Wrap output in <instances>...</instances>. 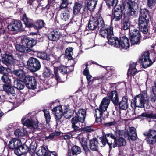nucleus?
Masks as SVG:
<instances>
[{"instance_id":"obj_1","label":"nucleus","mask_w":156,"mask_h":156,"mask_svg":"<svg viewBox=\"0 0 156 156\" xmlns=\"http://www.w3.org/2000/svg\"><path fill=\"white\" fill-rule=\"evenodd\" d=\"M148 10L145 9H140V16L139 20V25L140 30L144 34L148 31L147 22L149 21V15Z\"/></svg>"},{"instance_id":"obj_2","label":"nucleus","mask_w":156,"mask_h":156,"mask_svg":"<svg viewBox=\"0 0 156 156\" xmlns=\"http://www.w3.org/2000/svg\"><path fill=\"white\" fill-rule=\"evenodd\" d=\"M137 4L135 2H133L131 0H125L123 4V8L124 13L126 14L129 16H136L138 14L136 11Z\"/></svg>"},{"instance_id":"obj_3","label":"nucleus","mask_w":156,"mask_h":156,"mask_svg":"<svg viewBox=\"0 0 156 156\" xmlns=\"http://www.w3.org/2000/svg\"><path fill=\"white\" fill-rule=\"evenodd\" d=\"M117 137L116 136L115 133V135L112 133H108L105 135L103 138L101 139V141L104 146H105L106 143L111 147L112 145L113 148L117 146Z\"/></svg>"},{"instance_id":"obj_4","label":"nucleus","mask_w":156,"mask_h":156,"mask_svg":"<svg viewBox=\"0 0 156 156\" xmlns=\"http://www.w3.org/2000/svg\"><path fill=\"white\" fill-rule=\"evenodd\" d=\"M103 25H104V23L101 17H99L98 18L93 17L90 20L88 27L90 30H94L98 27L100 28Z\"/></svg>"},{"instance_id":"obj_5","label":"nucleus","mask_w":156,"mask_h":156,"mask_svg":"<svg viewBox=\"0 0 156 156\" xmlns=\"http://www.w3.org/2000/svg\"><path fill=\"white\" fill-rule=\"evenodd\" d=\"M41 66L40 62L35 58H30L27 61V68L31 72H36L39 70Z\"/></svg>"},{"instance_id":"obj_6","label":"nucleus","mask_w":156,"mask_h":156,"mask_svg":"<svg viewBox=\"0 0 156 156\" xmlns=\"http://www.w3.org/2000/svg\"><path fill=\"white\" fill-rule=\"evenodd\" d=\"M149 53L147 51L145 52L140 57L138 63L139 66V63L140 62L142 66L144 68H147L152 64V61L149 59Z\"/></svg>"},{"instance_id":"obj_7","label":"nucleus","mask_w":156,"mask_h":156,"mask_svg":"<svg viewBox=\"0 0 156 156\" xmlns=\"http://www.w3.org/2000/svg\"><path fill=\"white\" fill-rule=\"evenodd\" d=\"M28 115H27L23 118L21 122L23 125L31 129L32 132H33L35 129H40L39 128L37 122H33L31 119L28 118Z\"/></svg>"},{"instance_id":"obj_8","label":"nucleus","mask_w":156,"mask_h":156,"mask_svg":"<svg viewBox=\"0 0 156 156\" xmlns=\"http://www.w3.org/2000/svg\"><path fill=\"white\" fill-rule=\"evenodd\" d=\"M148 98L146 94H139L134 98V104L138 107L143 108L145 103L148 102Z\"/></svg>"},{"instance_id":"obj_9","label":"nucleus","mask_w":156,"mask_h":156,"mask_svg":"<svg viewBox=\"0 0 156 156\" xmlns=\"http://www.w3.org/2000/svg\"><path fill=\"white\" fill-rule=\"evenodd\" d=\"M52 111L55 115L56 121L57 124L62 123L63 120V112L61 106H57L52 109Z\"/></svg>"},{"instance_id":"obj_10","label":"nucleus","mask_w":156,"mask_h":156,"mask_svg":"<svg viewBox=\"0 0 156 156\" xmlns=\"http://www.w3.org/2000/svg\"><path fill=\"white\" fill-rule=\"evenodd\" d=\"M146 136L145 140L149 144H153L156 142V131L150 130L148 132L144 133Z\"/></svg>"},{"instance_id":"obj_11","label":"nucleus","mask_w":156,"mask_h":156,"mask_svg":"<svg viewBox=\"0 0 156 156\" xmlns=\"http://www.w3.org/2000/svg\"><path fill=\"white\" fill-rule=\"evenodd\" d=\"M107 25L106 26L104 24V26L103 25L101 27L100 33L102 37L108 38L113 34V28L110 26L107 27Z\"/></svg>"},{"instance_id":"obj_12","label":"nucleus","mask_w":156,"mask_h":156,"mask_svg":"<svg viewBox=\"0 0 156 156\" xmlns=\"http://www.w3.org/2000/svg\"><path fill=\"white\" fill-rule=\"evenodd\" d=\"M21 43L25 45L27 51L30 52L31 51V48L36 44V41L34 39H30L27 37H24L21 38Z\"/></svg>"},{"instance_id":"obj_13","label":"nucleus","mask_w":156,"mask_h":156,"mask_svg":"<svg viewBox=\"0 0 156 156\" xmlns=\"http://www.w3.org/2000/svg\"><path fill=\"white\" fill-rule=\"evenodd\" d=\"M21 22L17 21H12L8 26V28L10 31H15L16 33L22 29Z\"/></svg>"},{"instance_id":"obj_14","label":"nucleus","mask_w":156,"mask_h":156,"mask_svg":"<svg viewBox=\"0 0 156 156\" xmlns=\"http://www.w3.org/2000/svg\"><path fill=\"white\" fill-rule=\"evenodd\" d=\"M21 145V142L20 140L14 138L9 141L8 146L10 149H15V153L16 154H17V153L18 154H19L18 148Z\"/></svg>"},{"instance_id":"obj_15","label":"nucleus","mask_w":156,"mask_h":156,"mask_svg":"<svg viewBox=\"0 0 156 156\" xmlns=\"http://www.w3.org/2000/svg\"><path fill=\"white\" fill-rule=\"evenodd\" d=\"M2 60L3 64L8 66H10L13 65L15 61V59L12 55L7 54L3 55Z\"/></svg>"},{"instance_id":"obj_16","label":"nucleus","mask_w":156,"mask_h":156,"mask_svg":"<svg viewBox=\"0 0 156 156\" xmlns=\"http://www.w3.org/2000/svg\"><path fill=\"white\" fill-rule=\"evenodd\" d=\"M58 71L62 74H66L68 72L67 68L66 66L62 65L60 66L59 67L55 68L53 75L54 76L56 79L58 81L60 80V78L58 73Z\"/></svg>"},{"instance_id":"obj_17","label":"nucleus","mask_w":156,"mask_h":156,"mask_svg":"<svg viewBox=\"0 0 156 156\" xmlns=\"http://www.w3.org/2000/svg\"><path fill=\"white\" fill-rule=\"evenodd\" d=\"M24 81L26 83L28 87L31 89H34L36 87V80L33 76L27 75L25 76Z\"/></svg>"},{"instance_id":"obj_18","label":"nucleus","mask_w":156,"mask_h":156,"mask_svg":"<svg viewBox=\"0 0 156 156\" xmlns=\"http://www.w3.org/2000/svg\"><path fill=\"white\" fill-rule=\"evenodd\" d=\"M130 45L129 39L126 36L120 37L118 48L126 49L128 48Z\"/></svg>"},{"instance_id":"obj_19","label":"nucleus","mask_w":156,"mask_h":156,"mask_svg":"<svg viewBox=\"0 0 156 156\" xmlns=\"http://www.w3.org/2000/svg\"><path fill=\"white\" fill-rule=\"evenodd\" d=\"M110 101H111L115 105H118L119 98L117 91L116 90L111 91L108 94Z\"/></svg>"},{"instance_id":"obj_20","label":"nucleus","mask_w":156,"mask_h":156,"mask_svg":"<svg viewBox=\"0 0 156 156\" xmlns=\"http://www.w3.org/2000/svg\"><path fill=\"white\" fill-rule=\"evenodd\" d=\"M86 116V111L83 109H80L76 113V116L74 117H76L77 119V121L81 123H83L85 121Z\"/></svg>"},{"instance_id":"obj_21","label":"nucleus","mask_w":156,"mask_h":156,"mask_svg":"<svg viewBox=\"0 0 156 156\" xmlns=\"http://www.w3.org/2000/svg\"><path fill=\"white\" fill-rule=\"evenodd\" d=\"M61 34L59 30L55 29L51 32L48 34V39L53 41H56L59 39Z\"/></svg>"},{"instance_id":"obj_22","label":"nucleus","mask_w":156,"mask_h":156,"mask_svg":"<svg viewBox=\"0 0 156 156\" xmlns=\"http://www.w3.org/2000/svg\"><path fill=\"white\" fill-rule=\"evenodd\" d=\"M115 135L117 137V145L120 146H125L126 144V142L125 140L122 137V133L120 131H116Z\"/></svg>"},{"instance_id":"obj_23","label":"nucleus","mask_w":156,"mask_h":156,"mask_svg":"<svg viewBox=\"0 0 156 156\" xmlns=\"http://www.w3.org/2000/svg\"><path fill=\"white\" fill-rule=\"evenodd\" d=\"M113 35L110 36L107 38L108 44L112 46L118 48L120 39H118L116 37L113 36Z\"/></svg>"},{"instance_id":"obj_24","label":"nucleus","mask_w":156,"mask_h":156,"mask_svg":"<svg viewBox=\"0 0 156 156\" xmlns=\"http://www.w3.org/2000/svg\"><path fill=\"white\" fill-rule=\"evenodd\" d=\"M27 131L26 129L22 128L16 130L14 132L15 136L20 139H24L26 137Z\"/></svg>"},{"instance_id":"obj_25","label":"nucleus","mask_w":156,"mask_h":156,"mask_svg":"<svg viewBox=\"0 0 156 156\" xmlns=\"http://www.w3.org/2000/svg\"><path fill=\"white\" fill-rule=\"evenodd\" d=\"M139 64L138 63H133L130 66L129 68L128 69L127 74L128 76L133 75L135 74L137 72V69L136 68V67L138 68L139 67Z\"/></svg>"},{"instance_id":"obj_26","label":"nucleus","mask_w":156,"mask_h":156,"mask_svg":"<svg viewBox=\"0 0 156 156\" xmlns=\"http://www.w3.org/2000/svg\"><path fill=\"white\" fill-rule=\"evenodd\" d=\"M134 127H131L129 128L127 130V133L129 136L128 138L132 140H136L137 138L136 133Z\"/></svg>"},{"instance_id":"obj_27","label":"nucleus","mask_w":156,"mask_h":156,"mask_svg":"<svg viewBox=\"0 0 156 156\" xmlns=\"http://www.w3.org/2000/svg\"><path fill=\"white\" fill-rule=\"evenodd\" d=\"M89 147L92 151H97L98 149L99 143L96 138L91 139L90 141Z\"/></svg>"},{"instance_id":"obj_28","label":"nucleus","mask_w":156,"mask_h":156,"mask_svg":"<svg viewBox=\"0 0 156 156\" xmlns=\"http://www.w3.org/2000/svg\"><path fill=\"white\" fill-rule=\"evenodd\" d=\"M112 15L113 16V20L117 21L120 20L122 17V10L116 9L112 12Z\"/></svg>"},{"instance_id":"obj_29","label":"nucleus","mask_w":156,"mask_h":156,"mask_svg":"<svg viewBox=\"0 0 156 156\" xmlns=\"http://www.w3.org/2000/svg\"><path fill=\"white\" fill-rule=\"evenodd\" d=\"M83 2L82 1L75 2L74 4L73 13L74 15H77L80 12Z\"/></svg>"},{"instance_id":"obj_30","label":"nucleus","mask_w":156,"mask_h":156,"mask_svg":"<svg viewBox=\"0 0 156 156\" xmlns=\"http://www.w3.org/2000/svg\"><path fill=\"white\" fill-rule=\"evenodd\" d=\"M81 152V149L79 147L77 146H74L72 147L71 150L69 151L68 154V156L77 155L80 154Z\"/></svg>"},{"instance_id":"obj_31","label":"nucleus","mask_w":156,"mask_h":156,"mask_svg":"<svg viewBox=\"0 0 156 156\" xmlns=\"http://www.w3.org/2000/svg\"><path fill=\"white\" fill-rule=\"evenodd\" d=\"M128 98L126 96H124L122 97V99L120 102H118V105H119V108L122 110H125L128 107Z\"/></svg>"},{"instance_id":"obj_32","label":"nucleus","mask_w":156,"mask_h":156,"mask_svg":"<svg viewBox=\"0 0 156 156\" xmlns=\"http://www.w3.org/2000/svg\"><path fill=\"white\" fill-rule=\"evenodd\" d=\"M98 1V0H86L85 2L88 10L93 11L95 8Z\"/></svg>"},{"instance_id":"obj_33","label":"nucleus","mask_w":156,"mask_h":156,"mask_svg":"<svg viewBox=\"0 0 156 156\" xmlns=\"http://www.w3.org/2000/svg\"><path fill=\"white\" fill-rule=\"evenodd\" d=\"M77 119L76 117H73L71 120L72 123V127L75 131H80L81 129L79 128V126H80V122L77 121Z\"/></svg>"},{"instance_id":"obj_34","label":"nucleus","mask_w":156,"mask_h":156,"mask_svg":"<svg viewBox=\"0 0 156 156\" xmlns=\"http://www.w3.org/2000/svg\"><path fill=\"white\" fill-rule=\"evenodd\" d=\"M103 109L99 107V108L96 110L95 112V116H96V122H100L101 120V116L102 113L105 111H103Z\"/></svg>"},{"instance_id":"obj_35","label":"nucleus","mask_w":156,"mask_h":156,"mask_svg":"<svg viewBox=\"0 0 156 156\" xmlns=\"http://www.w3.org/2000/svg\"><path fill=\"white\" fill-rule=\"evenodd\" d=\"M73 114V111L69 109V107L66 106L64 107L63 116L66 119L70 118Z\"/></svg>"},{"instance_id":"obj_36","label":"nucleus","mask_w":156,"mask_h":156,"mask_svg":"<svg viewBox=\"0 0 156 156\" xmlns=\"http://www.w3.org/2000/svg\"><path fill=\"white\" fill-rule=\"evenodd\" d=\"M29 141H27L24 144L22 145V144L19 147L18 150H20L22 153H25L27 152L29 150V147L30 144H28Z\"/></svg>"},{"instance_id":"obj_37","label":"nucleus","mask_w":156,"mask_h":156,"mask_svg":"<svg viewBox=\"0 0 156 156\" xmlns=\"http://www.w3.org/2000/svg\"><path fill=\"white\" fill-rule=\"evenodd\" d=\"M110 102V100L107 97H105L102 100L99 107L103 109V111H106Z\"/></svg>"},{"instance_id":"obj_38","label":"nucleus","mask_w":156,"mask_h":156,"mask_svg":"<svg viewBox=\"0 0 156 156\" xmlns=\"http://www.w3.org/2000/svg\"><path fill=\"white\" fill-rule=\"evenodd\" d=\"M3 88L4 90L9 94H12L13 96H14L15 94L14 88L12 86L9 85H4L3 86Z\"/></svg>"},{"instance_id":"obj_39","label":"nucleus","mask_w":156,"mask_h":156,"mask_svg":"<svg viewBox=\"0 0 156 156\" xmlns=\"http://www.w3.org/2000/svg\"><path fill=\"white\" fill-rule=\"evenodd\" d=\"M14 74L16 76L18 77L20 79L24 78V81L25 78L26 76V73L22 69H18L14 70L13 71Z\"/></svg>"},{"instance_id":"obj_40","label":"nucleus","mask_w":156,"mask_h":156,"mask_svg":"<svg viewBox=\"0 0 156 156\" xmlns=\"http://www.w3.org/2000/svg\"><path fill=\"white\" fill-rule=\"evenodd\" d=\"M37 154L39 156H49V154L46 149L43 146L41 147V148L37 151Z\"/></svg>"},{"instance_id":"obj_41","label":"nucleus","mask_w":156,"mask_h":156,"mask_svg":"<svg viewBox=\"0 0 156 156\" xmlns=\"http://www.w3.org/2000/svg\"><path fill=\"white\" fill-rule=\"evenodd\" d=\"M61 17L62 19L66 21H68L70 17V12L69 11L66 9L61 15Z\"/></svg>"},{"instance_id":"obj_42","label":"nucleus","mask_w":156,"mask_h":156,"mask_svg":"<svg viewBox=\"0 0 156 156\" xmlns=\"http://www.w3.org/2000/svg\"><path fill=\"white\" fill-rule=\"evenodd\" d=\"M130 25L129 18L125 17L122 20V27L124 30H127L129 28Z\"/></svg>"},{"instance_id":"obj_43","label":"nucleus","mask_w":156,"mask_h":156,"mask_svg":"<svg viewBox=\"0 0 156 156\" xmlns=\"http://www.w3.org/2000/svg\"><path fill=\"white\" fill-rule=\"evenodd\" d=\"M14 83V87L19 90L23 89L24 87V85L22 82L19 80L17 79L15 80Z\"/></svg>"},{"instance_id":"obj_44","label":"nucleus","mask_w":156,"mask_h":156,"mask_svg":"<svg viewBox=\"0 0 156 156\" xmlns=\"http://www.w3.org/2000/svg\"><path fill=\"white\" fill-rule=\"evenodd\" d=\"M73 48L70 47L67 48L65 51V55L69 60L72 59V55L73 54Z\"/></svg>"},{"instance_id":"obj_45","label":"nucleus","mask_w":156,"mask_h":156,"mask_svg":"<svg viewBox=\"0 0 156 156\" xmlns=\"http://www.w3.org/2000/svg\"><path fill=\"white\" fill-rule=\"evenodd\" d=\"M15 48L17 51L20 52H28L27 49L25 45L22 44L21 45L19 44H17L15 46Z\"/></svg>"},{"instance_id":"obj_46","label":"nucleus","mask_w":156,"mask_h":156,"mask_svg":"<svg viewBox=\"0 0 156 156\" xmlns=\"http://www.w3.org/2000/svg\"><path fill=\"white\" fill-rule=\"evenodd\" d=\"M44 23L43 20H37L33 26L34 28L37 30H39L44 26Z\"/></svg>"},{"instance_id":"obj_47","label":"nucleus","mask_w":156,"mask_h":156,"mask_svg":"<svg viewBox=\"0 0 156 156\" xmlns=\"http://www.w3.org/2000/svg\"><path fill=\"white\" fill-rule=\"evenodd\" d=\"M23 19L27 27H30L32 26L33 24L31 20L27 17L26 14L23 15Z\"/></svg>"},{"instance_id":"obj_48","label":"nucleus","mask_w":156,"mask_h":156,"mask_svg":"<svg viewBox=\"0 0 156 156\" xmlns=\"http://www.w3.org/2000/svg\"><path fill=\"white\" fill-rule=\"evenodd\" d=\"M130 37H140L139 30L135 28L130 30Z\"/></svg>"},{"instance_id":"obj_49","label":"nucleus","mask_w":156,"mask_h":156,"mask_svg":"<svg viewBox=\"0 0 156 156\" xmlns=\"http://www.w3.org/2000/svg\"><path fill=\"white\" fill-rule=\"evenodd\" d=\"M131 45L138 44L140 42V37H130Z\"/></svg>"},{"instance_id":"obj_50","label":"nucleus","mask_w":156,"mask_h":156,"mask_svg":"<svg viewBox=\"0 0 156 156\" xmlns=\"http://www.w3.org/2000/svg\"><path fill=\"white\" fill-rule=\"evenodd\" d=\"M141 116L147 118L156 119V114H154L153 113H143L141 114Z\"/></svg>"},{"instance_id":"obj_51","label":"nucleus","mask_w":156,"mask_h":156,"mask_svg":"<svg viewBox=\"0 0 156 156\" xmlns=\"http://www.w3.org/2000/svg\"><path fill=\"white\" fill-rule=\"evenodd\" d=\"M43 111L44 113L46 123L48 124L50 122L51 119L49 112L48 110L46 109L43 110Z\"/></svg>"},{"instance_id":"obj_52","label":"nucleus","mask_w":156,"mask_h":156,"mask_svg":"<svg viewBox=\"0 0 156 156\" xmlns=\"http://www.w3.org/2000/svg\"><path fill=\"white\" fill-rule=\"evenodd\" d=\"M11 70L9 68L4 67L2 66H0V73L2 74H8L10 72Z\"/></svg>"},{"instance_id":"obj_53","label":"nucleus","mask_w":156,"mask_h":156,"mask_svg":"<svg viewBox=\"0 0 156 156\" xmlns=\"http://www.w3.org/2000/svg\"><path fill=\"white\" fill-rule=\"evenodd\" d=\"M81 144L86 154L87 155L90 153V151L87 147L86 142L85 141H82Z\"/></svg>"},{"instance_id":"obj_54","label":"nucleus","mask_w":156,"mask_h":156,"mask_svg":"<svg viewBox=\"0 0 156 156\" xmlns=\"http://www.w3.org/2000/svg\"><path fill=\"white\" fill-rule=\"evenodd\" d=\"M8 74H5L3 75L1 77V80L5 83L9 84L11 83V80L9 78Z\"/></svg>"},{"instance_id":"obj_55","label":"nucleus","mask_w":156,"mask_h":156,"mask_svg":"<svg viewBox=\"0 0 156 156\" xmlns=\"http://www.w3.org/2000/svg\"><path fill=\"white\" fill-rule=\"evenodd\" d=\"M141 112V110L140 109H137L136 108H135L134 110H132L129 112L130 115H132L133 116L134 115H137L138 116H141V114L140 113Z\"/></svg>"},{"instance_id":"obj_56","label":"nucleus","mask_w":156,"mask_h":156,"mask_svg":"<svg viewBox=\"0 0 156 156\" xmlns=\"http://www.w3.org/2000/svg\"><path fill=\"white\" fill-rule=\"evenodd\" d=\"M38 57L41 59L44 60H48L49 56L45 52H43L39 53L38 54Z\"/></svg>"},{"instance_id":"obj_57","label":"nucleus","mask_w":156,"mask_h":156,"mask_svg":"<svg viewBox=\"0 0 156 156\" xmlns=\"http://www.w3.org/2000/svg\"><path fill=\"white\" fill-rule=\"evenodd\" d=\"M51 72L50 70L48 67H45L44 69L43 75L44 77H48L50 76Z\"/></svg>"},{"instance_id":"obj_58","label":"nucleus","mask_w":156,"mask_h":156,"mask_svg":"<svg viewBox=\"0 0 156 156\" xmlns=\"http://www.w3.org/2000/svg\"><path fill=\"white\" fill-rule=\"evenodd\" d=\"M62 3L60 6V9L67 7L69 5L68 0H61Z\"/></svg>"},{"instance_id":"obj_59","label":"nucleus","mask_w":156,"mask_h":156,"mask_svg":"<svg viewBox=\"0 0 156 156\" xmlns=\"http://www.w3.org/2000/svg\"><path fill=\"white\" fill-rule=\"evenodd\" d=\"M60 133L59 132H56L51 133L48 136H46L45 138L46 139H52L54 138L56 136H59L60 134Z\"/></svg>"},{"instance_id":"obj_60","label":"nucleus","mask_w":156,"mask_h":156,"mask_svg":"<svg viewBox=\"0 0 156 156\" xmlns=\"http://www.w3.org/2000/svg\"><path fill=\"white\" fill-rule=\"evenodd\" d=\"M94 131V129H92L90 126H86L81 129V132L83 133L90 132Z\"/></svg>"},{"instance_id":"obj_61","label":"nucleus","mask_w":156,"mask_h":156,"mask_svg":"<svg viewBox=\"0 0 156 156\" xmlns=\"http://www.w3.org/2000/svg\"><path fill=\"white\" fill-rule=\"evenodd\" d=\"M70 63H72V64H71L70 66H68L69 67V69L70 71H72L73 70V66L75 64V62L73 59L72 60H69L68 62V64H69Z\"/></svg>"},{"instance_id":"obj_62","label":"nucleus","mask_w":156,"mask_h":156,"mask_svg":"<svg viewBox=\"0 0 156 156\" xmlns=\"http://www.w3.org/2000/svg\"><path fill=\"white\" fill-rule=\"evenodd\" d=\"M107 5L108 6H114L115 3V0H105Z\"/></svg>"},{"instance_id":"obj_63","label":"nucleus","mask_w":156,"mask_h":156,"mask_svg":"<svg viewBox=\"0 0 156 156\" xmlns=\"http://www.w3.org/2000/svg\"><path fill=\"white\" fill-rule=\"evenodd\" d=\"M88 65V63H86L85 65L86 68L83 72V74L85 75L86 76L89 74L88 68L87 67Z\"/></svg>"},{"instance_id":"obj_64","label":"nucleus","mask_w":156,"mask_h":156,"mask_svg":"<svg viewBox=\"0 0 156 156\" xmlns=\"http://www.w3.org/2000/svg\"><path fill=\"white\" fill-rule=\"evenodd\" d=\"M115 122L114 121L111 122L107 123H105V125L106 126H109L115 125Z\"/></svg>"}]
</instances>
